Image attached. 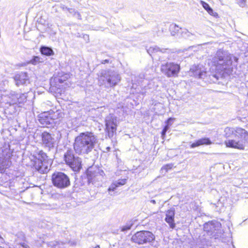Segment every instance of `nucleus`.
<instances>
[{"mask_svg":"<svg viewBox=\"0 0 248 248\" xmlns=\"http://www.w3.org/2000/svg\"><path fill=\"white\" fill-rule=\"evenodd\" d=\"M237 61L236 57L232 56L228 52L219 49L212 58V62L218 71L230 75L236 66Z\"/></svg>","mask_w":248,"mask_h":248,"instance_id":"1","label":"nucleus"},{"mask_svg":"<svg viewBox=\"0 0 248 248\" xmlns=\"http://www.w3.org/2000/svg\"><path fill=\"white\" fill-rule=\"evenodd\" d=\"M98 141L97 137L91 132H82L75 140L74 148L78 154H88L95 148Z\"/></svg>","mask_w":248,"mask_h":248,"instance_id":"2","label":"nucleus"},{"mask_svg":"<svg viewBox=\"0 0 248 248\" xmlns=\"http://www.w3.org/2000/svg\"><path fill=\"white\" fill-rule=\"evenodd\" d=\"M226 137H230V134L234 135L235 137H238L240 140H228L225 141L227 147L244 149L246 146H248V133L244 129L240 127H236L235 130L233 128H226L225 129Z\"/></svg>","mask_w":248,"mask_h":248,"instance_id":"3","label":"nucleus"},{"mask_svg":"<svg viewBox=\"0 0 248 248\" xmlns=\"http://www.w3.org/2000/svg\"><path fill=\"white\" fill-rule=\"evenodd\" d=\"M121 78L116 71L112 70H102L98 77V81L100 85L106 87L115 86L120 81Z\"/></svg>","mask_w":248,"mask_h":248,"instance_id":"4","label":"nucleus"},{"mask_svg":"<svg viewBox=\"0 0 248 248\" xmlns=\"http://www.w3.org/2000/svg\"><path fill=\"white\" fill-rule=\"evenodd\" d=\"M33 168L40 173H46L50 170L52 160L43 151H40L34 156Z\"/></svg>","mask_w":248,"mask_h":248,"instance_id":"5","label":"nucleus"},{"mask_svg":"<svg viewBox=\"0 0 248 248\" xmlns=\"http://www.w3.org/2000/svg\"><path fill=\"white\" fill-rule=\"evenodd\" d=\"M51 180L53 186L61 189L66 188L71 185L69 176L62 172H55L53 173Z\"/></svg>","mask_w":248,"mask_h":248,"instance_id":"6","label":"nucleus"},{"mask_svg":"<svg viewBox=\"0 0 248 248\" xmlns=\"http://www.w3.org/2000/svg\"><path fill=\"white\" fill-rule=\"evenodd\" d=\"M64 161L67 165L75 171H78L81 168V159L74 155L73 151L68 150L64 154Z\"/></svg>","mask_w":248,"mask_h":248,"instance_id":"7","label":"nucleus"},{"mask_svg":"<svg viewBox=\"0 0 248 248\" xmlns=\"http://www.w3.org/2000/svg\"><path fill=\"white\" fill-rule=\"evenodd\" d=\"M155 239V235L151 232L146 231L138 232L131 238L133 242L140 245L150 243Z\"/></svg>","mask_w":248,"mask_h":248,"instance_id":"8","label":"nucleus"},{"mask_svg":"<svg viewBox=\"0 0 248 248\" xmlns=\"http://www.w3.org/2000/svg\"><path fill=\"white\" fill-rule=\"evenodd\" d=\"M221 224L216 221H212L206 223L203 226L204 231L211 237L215 239L219 236L220 233Z\"/></svg>","mask_w":248,"mask_h":248,"instance_id":"9","label":"nucleus"},{"mask_svg":"<svg viewBox=\"0 0 248 248\" xmlns=\"http://www.w3.org/2000/svg\"><path fill=\"white\" fill-rule=\"evenodd\" d=\"M180 69V65L174 62H167L161 67L162 72L168 77L177 76Z\"/></svg>","mask_w":248,"mask_h":248,"instance_id":"10","label":"nucleus"},{"mask_svg":"<svg viewBox=\"0 0 248 248\" xmlns=\"http://www.w3.org/2000/svg\"><path fill=\"white\" fill-rule=\"evenodd\" d=\"M11 155L9 149H1L0 153V171L1 173L4 172L5 170L11 166Z\"/></svg>","mask_w":248,"mask_h":248,"instance_id":"11","label":"nucleus"},{"mask_svg":"<svg viewBox=\"0 0 248 248\" xmlns=\"http://www.w3.org/2000/svg\"><path fill=\"white\" fill-rule=\"evenodd\" d=\"M106 130L109 138H112L116 130V118L112 115L108 116L105 120Z\"/></svg>","mask_w":248,"mask_h":248,"instance_id":"12","label":"nucleus"},{"mask_svg":"<svg viewBox=\"0 0 248 248\" xmlns=\"http://www.w3.org/2000/svg\"><path fill=\"white\" fill-rule=\"evenodd\" d=\"M41 138L43 146L47 148L49 150L54 148L55 140L50 133L44 132L42 133Z\"/></svg>","mask_w":248,"mask_h":248,"instance_id":"13","label":"nucleus"},{"mask_svg":"<svg viewBox=\"0 0 248 248\" xmlns=\"http://www.w3.org/2000/svg\"><path fill=\"white\" fill-rule=\"evenodd\" d=\"M189 74L196 78L204 79L206 76L207 73L202 66L193 65L190 69Z\"/></svg>","mask_w":248,"mask_h":248,"instance_id":"14","label":"nucleus"},{"mask_svg":"<svg viewBox=\"0 0 248 248\" xmlns=\"http://www.w3.org/2000/svg\"><path fill=\"white\" fill-rule=\"evenodd\" d=\"M104 174L103 170L97 169L89 176L88 180L90 183L95 184L96 182L102 181Z\"/></svg>","mask_w":248,"mask_h":248,"instance_id":"15","label":"nucleus"},{"mask_svg":"<svg viewBox=\"0 0 248 248\" xmlns=\"http://www.w3.org/2000/svg\"><path fill=\"white\" fill-rule=\"evenodd\" d=\"M16 85L19 86L22 85H27L30 83L29 78L25 72H20L14 77Z\"/></svg>","mask_w":248,"mask_h":248,"instance_id":"16","label":"nucleus"},{"mask_svg":"<svg viewBox=\"0 0 248 248\" xmlns=\"http://www.w3.org/2000/svg\"><path fill=\"white\" fill-rule=\"evenodd\" d=\"M39 121L43 126H47L54 123V120L52 118L48 112H44L40 114Z\"/></svg>","mask_w":248,"mask_h":248,"instance_id":"17","label":"nucleus"},{"mask_svg":"<svg viewBox=\"0 0 248 248\" xmlns=\"http://www.w3.org/2000/svg\"><path fill=\"white\" fill-rule=\"evenodd\" d=\"M11 96L10 98L11 97V100L8 102L10 104H15L18 103L19 104L23 103L26 101L27 96L25 94H16L14 92H12L10 93L9 94Z\"/></svg>","mask_w":248,"mask_h":248,"instance_id":"18","label":"nucleus"},{"mask_svg":"<svg viewBox=\"0 0 248 248\" xmlns=\"http://www.w3.org/2000/svg\"><path fill=\"white\" fill-rule=\"evenodd\" d=\"M174 215L175 210L174 208L168 210L166 214L165 221L169 223L171 229H173L175 227V224L174 223Z\"/></svg>","mask_w":248,"mask_h":248,"instance_id":"19","label":"nucleus"},{"mask_svg":"<svg viewBox=\"0 0 248 248\" xmlns=\"http://www.w3.org/2000/svg\"><path fill=\"white\" fill-rule=\"evenodd\" d=\"M16 242L17 244L20 245L23 248H30L26 241L25 234L22 232H19L17 234Z\"/></svg>","mask_w":248,"mask_h":248,"instance_id":"20","label":"nucleus"},{"mask_svg":"<svg viewBox=\"0 0 248 248\" xmlns=\"http://www.w3.org/2000/svg\"><path fill=\"white\" fill-rule=\"evenodd\" d=\"M212 142L209 138H203L200 139L190 145L191 148H194L201 145H210Z\"/></svg>","mask_w":248,"mask_h":248,"instance_id":"21","label":"nucleus"},{"mask_svg":"<svg viewBox=\"0 0 248 248\" xmlns=\"http://www.w3.org/2000/svg\"><path fill=\"white\" fill-rule=\"evenodd\" d=\"M127 180L126 179H119L117 181L114 182L111 185L109 186L108 188V191L109 192L110 191H114L117 187L120 186H123L126 184Z\"/></svg>","mask_w":248,"mask_h":248,"instance_id":"22","label":"nucleus"},{"mask_svg":"<svg viewBox=\"0 0 248 248\" xmlns=\"http://www.w3.org/2000/svg\"><path fill=\"white\" fill-rule=\"evenodd\" d=\"M200 3L209 15L216 17L218 16L217 13L214 12L212 8L210 7L207 3L204 2V1L201 0Z\"/></svg>","mask_w":248,"mask_h":248,"instance_id":"23","label":"nucleus"},{"mask_svg":"<svg viewBox=\"0 0 248 248\" xmlns=\"http://www.w3.org/2000/svg\"><path fill=\"white\" fill-rule=\"evenodd\" d=\"M65 244L62 242L53 241L47 243L48 248H64Z\"/></svg>","mask_w":248,"mask_h":248,"instance_id":"24","label":"nucleus"},{"mask_svg":"<svg viewBox=\"0 0 248 248\" xmlns=\"http://www.w3.org/2000/svg\"><path fill=\"white\" fill-rule=\"evenodd\" d=\"M166 50H167L166 49H160V48H159L157 46H154L150 47L148 49H147V52L151 56H152V55L154 53H155L157 52L164 53Z\"/></svg>","mask_w":248,"mask_h":248,"instance_id":"25","label":"nucleus"},{"mask_svg":"<svg viewBox=\"0 0 248 248\" xmlns=\"http://www.w3.org/2000/svg\"><path fill=\"white\" fill-rule=\"evenodd\" d=\"M169 29L172 36H174L176 34L179 33L180 31L182 30L181 28H179V26L176 24H171Z\"/></svg>","mask_w":248,"mask_h":248,"instance_id":"26","label":"nucleus"},{"mask_svg":"<svg viewBox=\"0 0 248 248\" xmlns=\"http://www.w3.org/2000/svg\"><path fill=\"white\" fill-rule=\"evenodd\" d=\"M41 53L46 56H50L53 54L52 49L47 46H42L41 48Z\"/></svg>","mask_w":248,"mask_h":248,"instance_id":"27","label":"nucleus"},{"mask_svg":"<svg viewBox=\"0 0 248 248\" xmlns=\"http://www.w3.org/2000/svg\"><path fill=\"white\" fill-rule=\"evenodd\" d=\"M173 167V164L172 163L166 164L161 168L160 171L162 173H166L169 170H171Z\"/></svg>","mask_w":248,"mask_h":248,"instance_id":"28","label":"nucleus"},{"mask_svg":"<svg viewBox=\"0 0 248 248\" xmlns=\"http://www.w3.org/2000/svg\"><path fill=\"white\" fill-rule=\"evenodd\" d=\"M8 81L6 79L0 80V91L5 90V88L7 86Z\"/></svg>","mask_w":248,"mask_h":248,"instance_id":"29","label":"nucleus"},{"mask_svg":"<svg viewBox=\"0 0 248 248\" xmlns=\"http://www.w3.org/2000/svg\"><path fill=\"white\" fill-rule=\"evenodd\" d=\"M181 33L182 36L185 38H189L191 35H192V34L186 29H185L183 31H181Z\"/></svg>","mask_w":248,"mask_h":248,"instance_id":"30","label":"nucleus"},{"mask_svg":"<svg viewBox=\"0 0 248 248\" xmlns=\"http://www.w3.org/2000/svg\"><path fill=\"white\" fill-rule=\"evenodd\" d=\"M68 75L66 74L61 77L56 78V80L57 82H58L60 83H63V82L68 78Z\"/></svg>","mask_w":248,"mask_h":248,"instance_id":"31","label":"nucleus"},{"mask_svg":"<svg viewBox=\"0 0 248 248\" xmlns=\"http://www.w3.org/2000/svg\"><path fill=\"white\" fill-rule=\"evenodd\" d=\"M40 58L38 56H34L31 61L30 63L35 65L40 62Z\"/></svg>","mask_w":248,"mask_h":248,"instance_id":"32","label":"nucleus"},{"mask_svg":"<svg viewBox=\"0 0 248 248\" xmlns=\"http://www.w3.org/2000/svg\"><path fill=\"white\" fill-rule=\"evenodd\" d=\"M46 237H47L46 235L45 234H42L41 236H40L39 237L40 240H38L37 241L40 244H41V243H40V242H41L42 244L45 243L46 242H45L46 240Z\"/></svg>","mask_w":248,"mask_h":248,"instance_id":"33","label":"nucleus"},{"mask_svg":"<svg viewBox=\"0 0 248 248\" xmlns=\"http://www.w3.org/2000/svg\"><path fill=\"white\" fill-rule=\"evenodd\" d=\"M63 9L67 10L69 12V13L70 14H71V15H72L73 16H74L75 14H76V13L77 12V11H76V10L73 8H69L65 7V8H63Z\"/></svg>","mask_w":248,"mask_h":248,"instance_id":"34","label":"nucleus"},{"mask_svg":"<svg viewBox=\"0 0 248 248\" xmlns=\"http://www.w3.org/2000/svg\"><path fill=\"white\" fill-rule=\"evenodd\" d=\"M131 226H132V224H126V225L123 226L122 228L121 231L123 232H124V231L129 230L131 229Z\"/></svg>","mask_w":248,"mask_h":248,"instance_id":"35","label":"nucleus"},{"mask_svg":"<svg viewBox=\"0 0 248 248\" xmlns=\"http://www.w3.org/2000/svg\"><path fill=\"white\" fill-rule=\"evenodd\" d=\"M169 125H167L163 128V129L162 131V133H161V136L163 138H164V137L165 136L166 133L167 131V130L169 129Z\"/></svg>","mask_w":248,"mask_h":248,"instance_id":"36","label":"nucleus"},{"mask_svg":"<svg viewBox=\"0 0 248 248\" xmlns=\"http://www.w3.org/2000/svg\"><path fill=\"white\" fill-rule=\"evenodd\" d=\"M246 0H237V3L242 7L245 6Z\"/></svg>","mask_w":248,"mask_h":248,"instance_id":"37","label":"nucleus"},{"mask_svg":"<svg viewBox=\"0 0 248 248\" xmlns=\"http://www.w3.org/2000/svg\"><path fill=\"white\" fill-rule=\"evenodd\" d=\"M73 16H75V17L77 18L79 20H81V19H82L81 15L78 11H77V12L76 13L75 15Z\"/></svg>","mask_w":248,"mask_h":248,"instance_id":"38","label":"nucleus"},{"mask_svg":"<svg viewBox=\"0 0 248 248\" xmlns=\"http://www.w3.org/2000/svg\"><path fill=\"white\" fill-rule=\"evenodd\" d=\"M109 61L108 60H104L102 61V63L105 64L106 63H108Z\"/></svg>","mask_w":248,"mask_h":248,"instance_id":"39","label":"nucleus"},{"mask_svg":"<svg viewBox=\"0 0 248 248\" xmlns=\"http://www.w3.org/2000/svg\"><path fill=\"white\" fill-rule=\"evenodd\" d=\"M212 76L213 77L215 78L216 79H218L217 77V76L216 75H212Z\"/></svg>","mask_w":248,"mask_h":248,"instance_id":"40","label":"nucleus"},{"mask_svg":"<svg viewBox=\"0 0 248 248\" xmlns=\"http://www.w3.org/2000/svg\"><path fill=\"white\" fill-rule=\"evenodd\" d=\"M151 202L153 203V204H155L156 203L155 200H151Z\"/></svg>","mask_w":248,"mask_h":248,"instance_id":"41","label":"nucleus"},{"mask_svg":"<svg viewBox=\"0 0 248 248\" xmlns=\"http://www.w3.org/2000/svg\"><path fill=\"white\" fill-rule=\"evenodd\" d=\"M172 120V119L171 118H170L169 119H168L167 122L168 123H169L170 121H171V120Z\"/></svg>","mask_w":248,"mask_h":248,"instance_id":"42","label":"nucleus"},{"mask_svg":"<svg viewBox=\"0 0 248 248\" xmlns=\"http://www.w3.org/2000/svg\"><path fill=\"white\" fill-rule=\"evenodd\" d=\"M141 93H142V94H146V92H145L141 91Z\"/></svg>","mask_w":248,"mask_h":248,"instance_id":"43","label":"nucleus"},{"mask_svg":"<svg viewBox=\"0 0 248 248\" xmlns=\"http://www.w3.org/2000/svg\"><path fill=\"white\" fill-rule=\"evenodd\" d=\"M70 245H76V243H75V242L71 243Z\"/></svg>","mask_w":248,"mask_h":248,"instance_id":"44","label":"nucleus"},{"mask_svg":"<svg viewBox=\"0 0 248 248\" xmlns=\"http://www.w3.org/2000/svg\"><path fill=\"white\" fill-rule=\"evenodd\" d=\"M94 248H100V247L99 245H97L95 247H94Z\"/></svg>","mask_w":248,"mask_h":248,"instance_id":"45","label":"nucleus"},{"mask_svg":"<svg viewBox=\"0 0 248 248\" xmlns=\"http://www.w3.org/2000/svg\"><path fill=\"white\" fill-rule=\"evenodd\" d=\"M110 149V147H107V150L108 151H109Z\"/></svg>","mask_w":248,"mask_h":248,"instance_id":"46","label":"nucleus"}]
</instances>
